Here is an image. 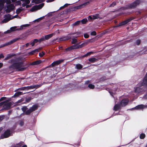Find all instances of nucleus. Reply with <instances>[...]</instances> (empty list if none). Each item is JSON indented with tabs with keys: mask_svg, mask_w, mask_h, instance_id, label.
<instances>
[{
	"mask_svg": "<svg viewBox=\"0 0 147 147\" xmlns=\"http://www.w3.org/2000/svg\"><path fill=\"white\" fill-rule=\"evenodd\" d=\"M16 60L14 59H11L9 60L8 63L11 65L9 66V69L13 70H16L17 71H23L26 69V67H24V63L22 61L15 62Z\"/></svg>",
	"mask_w": 147,
	"mask_h": 147,
	"instance_id": "nucleus-1",
	"label": "nucleus"
},
{
	"mask_svg": "<svg viewBox=\"0 0 147 147\" xmlns=\"http://www.w3.org/2000/svg\"><path fill=\"white\" fill-rule=\"evenodd\" d=\"M141 2V0H136L133 2L127 5L126 7H122L118 9V11L122 10H124L129 9H134L136 8V7L139 5Z\"/></svg>",
	"mask_w": 147,
	"mask_h": 147,
	"instance_id": "nucleus-2",
	"label": "nucleus"
},
{
	"mask_svg": "<svg viewBox=\"0 0 147 147\" xmlns=\"http://www.w3.org/2000/svg\"><path fill=\"white\" fill-rule=\"evenodd\" d=\"M139 87H137L135 88L134 91L136 93H139L142 91V89L140 87L143 86H147V72L145 74L142 81H140L138 84Z\"/></svg>",
	"mask_w": 147,
	"mask_h": 147,
	"instance_id": "nucleus-3",
	"label": "nucleus"
},
{
	"mask_svg": "<svg viewBox=\"0 0 147 147\" xmlns=\"http://www.w3.org/2000/svg\"><path fill=\"white\" fill-rule=\"evenodd\" d=\"M38 106L37 105H34L30 107V109L27 110L25 112V114L27 115H30L31 113L37 109Z\"/></svg>",
	"mask_w": 147,
	"mask_h": 147,
	"instance_id": "nucleus-4",
	"label": "nucleus"
},
{
	"mask_svg": "<svg viewBox=\"0 0 147 147\" xmlns=\"http://www.w3.org/2000/svg\"><path fill=\"white\" fill-rule=\"evenodd\" d=\"M134 18L133 17H131L130 18L126 20L119 23L118 25L114 26V27H117L120 26H121L123 25H125L128 23L129 22H130V21L132 20H134Z\"/></svg>",
	"mask_w": 147,
	"mask_h": 147,
	"instance_id": "nucleus-5",
	"label": "nucleus"
},
{
	"mask_svg": "<svg viewBox=\"0 0 147 147\" xmlns=\"http://www.w3.org/2000/svg\"><path fill=\"white\" fill-rule=\"evenodd\" d=\"M30 26L29 24H26L21 26L19 28H17L16 26L12 27L10 28V29L11 32L14 31L16 30H20L23 29L24 27H28Z\"/></svg>",
	"mask_w": 147,
	"mask_h": 147,
	"instance_id": "nucleus-6",
	"label": "nucleus"
},
{
	"mask_svg": "<svg viewBox=\"0 0 147 147\" xmlns=\"http://www.w3.org/2000/svg\"><path fill=\"white\" fill-rule=\"evenodd\" d=\"M20 39V38H17L13 39L5 43L3 45H1L0 46V48H1L3 47H4L13 44V43L15 42L17 40H19Z\"/></svg>",
	"mask_w": 147,
	"mask_h": 147,
	"instance_id": "nucleus-7",
	"label": "nucleus"
},
{
	"mask_svg": "<svg viewBox=\"0 0 147 147\" xmlns=\"http://www.w3.org/2000/svg\"><path fill=\"white\" fill-rule=\"evenodd\" d=\"M10 130L9 129H7L1 135V137L2 139L6 138L10 136Z\"/></svg>",
	"mask_w": 147,
	"mask_h": 147,
	"instance_id": "nucleus-8",
	"label": "nucleus"
},
{
	"mask_svg": "<svg viewBox=\"0 0 147 147\" xmlns=\"http://www.w3.org/2000/svg\"><path fill=\"white\" fill-rule=\"evenodd\" d=\"M7 9L5 11L7 13H10L11 11L13 10L15 8V6L13 4H10L7 6Z\"/></svg>",
	"mask_w": 147,
	"mask_h": 147,
	"instance_id": "nucleus-9",
	"label": "nucleus"
},
{
	"mask_svg": "<svg viewBox=\"0 0 147 147\" xmlns=\"http://www.w3.org/2000/svg\"><path fill=\"white\" fill-rule=\"evenodd\" d=\"M90 3L89 1H87L85 3L82 4L78 6H75L74 7V8L75 9H78L84 7L86 5L89 4Z\"/></svg>",
	"mask_w": 147,
	"mask_h": 147,
	"instance_id": "nucleus-10",
	"label": "nucleus"
},
{
	"mask_svg": "<svg viewBox=\"0 0 147 147\" xmlns=\"http://www.w3.org/2000/svg\"><path fill=\"white\" fill-rule=\"evenodd\" d=\"M129 101L127 99L124 98L121 100L119 104L121 106L125 107L127 105Z\"/></svg>",
	"mask_w": 147,
	"mask_h": 147,
	"instance_id": "nucleus-11",
	"label": "nucleus"
},
{
	"mask_svg": "<svg viewBox=\"0 0 147 147\" xmlns=\"http://www.w3.org/2000/svg\"><path fill=\"white\" fill-rule=\"evenodd\" d=\"M3 106V109L5 110H7L10 109L11 105L12 103L11 102H9L8 103H5Z\"/></svg>",
	"mask_w": 147,
	"mask_h": 147,
	"instance_id": "nucleus-12",
	"label": "nucleus"
},
{
	"mask_svg": "<svg viewBox=\"0 0 147 147\" xmlns=\"http://www.w3.org/2000/svg\"><path fill=\"white\" fill-rule=\"evenodd\" d=\"M63 61L64 60L63 59H60L54 61L51 64V65L52 66V67H54L60 64L61 63H62Z\"/></svg>",
	"mask_w": 147,
	"mask_h": 147,
	"instance_id": "nucleus-13",
	"label": "nucleus"
},
{
	"mask_svg": "<svg viewBox=\"0 0 147 147\" xmlns=\"http://www.w3.org/2000/svg\"><path fill=\"white\" fill-rule=\"evenodd\" d=\"M42 61L41 60H37L30 63L29 64L28 67H29L30 65H39L41 63H42Z\"/></svg>",
	"mask_w": 147,
	"mask_h": 147,
	"instance_id": "nucleus-14",
	"label": "nucleus"
},
{
	"mask_svg": "<svg viewBox=\"0 0 147 147\" xmlns=\"http://www.w3.org/2000/svg\"><path fill=\"white\" fill-rule=\"evenodd\" d=\"M71 39V37L68 36H63L62 37L59 38V41H65L69 40Z\"/></svg>",
	"mask_w": 147,
	"mask_h": 147,
	"instance_id": "nucleus-15",
	"label": "nucleus"
},
{
	"mask_svg": "<svg viewBox=\"0 0 147 147\" xmlns=\"http://www.w3.org/2000/svg\"><path fill=\"white\" fill-rule=\"evenodd\" d=\"M31 88H32L31 86H29L26 87H24L19 88L18 89V90H28L29 89H31Z\"/></svg>",
	"mask_w": 147,
	"mask_h": 147,
	"instance_id": "nucleus-16",
	"label": "nucleus"
},
{
	"mask_svg": "<svg viewBox=\"0 0 147 147\" xmlns=\"http://www.w3.org/2000/svg\"><path fill=\"white\" fill-rule=\"evenodd\" d=\"M16 55L15 54H9L7 55L6 57L4 59L5 60H7Z\"/></svg>",
	"mask_w": 147,
	"mask_h": 147,
	"instance_id": "nucleus-17",
	"label": "nucleus"
},
{
	"mask_svg": "<svg viewBox=\"0 0 147 147\" xmlns=\"http://www.w3.org/2000/svg\"><path fill=\"white\" fill-rule=\"evenodd\" d=\"M75 45H72L65 49V51L67 52L72 50L73 49H76Z\"/></svg>",
	"mask_w": 147,
	"mask_h": 147,
	"instance_id": "nucleus-18",
	"label": "nucleus"
},
{
	"mask_svg": "<svg viewBox=\"0 0 147 147\" xmlns=\"http://www.w3.org/2000/svg\"><path fill=\"white\" fill-rule=\"evenodd\" d=\"M80 43V42L79 43H78L77 44L75 45L76 49L81 48L84 46L85 44V43H83L81 45H79L78 44H79Z\"/></svg>",
	"mask_w": 147,
	"mask_h": 147,
	"instance_id": "nucleus-19",
	"label": "nucleus"
},
{
	"mask_svg": "<svg viewBox=\"0 0 147 147\" xmlns=\"http://www.w3.org/2000/svg\"><path fill=\"white\" fill-rule=\"evenodd\" d=\"M121 105L120 104H116L115 105L114 107L113 110L117 111L120 108Z\"/></svg>",
	"mask_w": 147,
	"mask_h": 147,
	"instance_id": "nucleus-20",
	"label": "nucleus"
},
{
	"mask_svg": "<svg viewBox=\"0 0 147 147\" xmlns=\"http://www.w3.org/2000/svg\"><path fill=\"white\" fill-rule=\"evenodd\" d=\"M11 19V16L9 14H8L6 18L4 19L3 20L4 22H6L9 21Z\"/></svg>",
	"mask_w": 147,
	"mask_h": 147,
	"instance_id": "nucleus-21",
	"label": "nucleus"
},
{
	"mask_svg": "<svg viewBox=\"0 0 147 147\" xmlns=\"http://www.w3.org/2000/svg\"><path fill=\"white\" fill-rule=\"evenodd\" d=\"M11 19V16L9 14H8L6 18L4 19L3 20L4 22H6L9 21Z\"/></svg>",
	"mask_w": 147,
	"mask_h": 147,
	"instance_id": "nucleus-22",
	"label": "nucleus"
},
{
	"mask_svg": "<svg viewBox=\"0 0 147 147\" xmlns=\"http://www.w3.org/2000/svg\"><path fill=\"white\" fill-rule=\"evenodd\" d=\"M40 49H36L32 51H31L29 52L28 53V54L29 55H33L35 53L38 52H39V50Z\"/></svg>",
	"mask_w": 147,
	"mask_h": 147,
	"instance_id": "nucleus-23",
	"label": "nucleus"
},
{
	"mask_svg": "<svg viewBox=\"0 0 147 147\" xmlns=\"http://www.w3.org/2000/svg\"><path fill=\"white\" fill-rule=\"evenodd\" d=\"M54 34V33H52L45 36V40H48L49 39L52 37Z\"/></svg>",
	"mask_w": 147,
	"mask_h": 147,
	"instance_id": "nucleus-24",
	"label": "nucleus"
},
{
	"mask_svg": "<svg viewBox=\"0 0 147 147\" xmlns=\"http://www.w3.org/2000/svg\"><path fill=\"white\" fill-rule=\"evenodd\" d=\"M88 60L89 62H91L92 63H94L97 61L98 59L95 58L93 57L89 59Z\"/></svg>",
	"mask_w": 147,
	"mask_h": 147,
	"instance_id": "nucleus-25",
	"label": "nucleus"
},
{
	"mask_svg": "<svg viewBox=\"0 0 147 147\" xmlns=\"http://www.w3.org/2000/svg\"><path fill=\"white\" fill-rule=\"evenodd\" d=\"M144 108V105H138L135 107V109H143Z\"/></svg>",
	"mask_w": 147,
	"mask_h": 147,
	"instance_id": "nucleus-26",
	"label": "nucleus"
},
{
	"mask_svg": "<svg viewBox=\"0 0 147 147\" xmlns=\"http://www.w3.org/2000/svg\"><path fill=\"white\" fill-rule=\"evenodd\" d=\"M23 94V93L22 92L18 91L15 93L13 96L14 97H17L19 95H22Z\"/></svg>",
	"mask_w": 147,
	"mask_h": 147,
	"instance_id": "nucleus-27",
	"label": "nucleus"
},
{
	"mask_svg": "<svg viewBox=\"0 0 147 147\" xmlns=\"http://www.w3.org/2000/svg\"><path fill=\"white\" fill-rule=\"evenodd\" d=\"M32 98L31 97H28L27 98H26L24 102L22 103L23 104L29 102H30Z\"/></svg>",
	"mask_w": 147,
	"mask_h": 147,
	"instance_id": "nucleus-28",
	"label": "nucleus"
},
{
	"mask_svg": "<svg viewBox=\"0 0 147 147\" xmlns=\"http://www.w3.org/2000/svg\"><path fill=\"white\" fill-rule=\"evenodd\" d=\"M93 53V52H90L88 53H87L86 54L82 55L81 56V57L82 58H84V57H86L90 55H91Z\"/></svg>",
	"mask_w": 147,
	"mask_h": 147,
	"instance_id": "nucleus-29",
	"label": "nucleus"
},
{
	"mask_svg": "<svg viewBox=\"0 0 147 147\" xmlns=\"http://www.w3.org/2000/svg\"><path fill=\"white\" fill-rule=\"evenodd\" d=\"M146 47H145V49H144V50H145L144 51H140L139 52V53L140 54H145L146 53H147V48L146 49Z\"/></svg>",
	"mask_w": 147,
	"mask_h": 147,
	"instance_id": "nucleus-30",
	"label": "nucleus"
},
{
	"mask_svg": "<svg viewBox=\"0 0 147 147\" xmlns=\"http://www.w3.org/2000/svg\"><path fill=\"white\" fill-rule=\"evenodd\" d=\"M44 3H42L39 4L38 5H36L37 7V9H39L42 7L44 6Z\"/></svg>",
	"mask_w": 147,
	"mask_h": 147,
	"instance_id": "nucleus-31",
	"label": "nucleus"
},
{
	"mask_svg": "<svg viewBox=\"0 0 147 147\" xmlns=\"http://www.w3.org/2000/svg\"><path fill=\"white\" fill-rule=\"evenodd\" d=\"M76 68L78 69H82L83 67L82 65L80 64H76Z\"/></svg>",
	"mask_w": 147,
	"mask_h": 147,
	"instance_id": "nucleus-32",
	"label": "nucleus"
},
{
	"mask_svg": "<svg viewBox=\"0 0 147 147\" xmlns=\"http://www.w3.org/2000/svg\"><path fill=\"white\" fill-rule=\"evenodd\" d=\"M88 22V20L86 18L83 19L81 21V22L83 24H86Z\"/></svg>",
	"mask_w": 147,
	"mask_h": 147,
	"instance_id": "nucleus-33",
	"label": "nucleus"
},
{
	"mask_svg": "<svg viewBox=\"0 0 147 147\" xmlns=\"http://www.w3.org/2000/svg\"><path fill=\"white\" fill-rule=\"evenodd\" d=\"M37 10L38 9H37V7L36 6V5H35L32 7L30 9V11L32 12H33Z\"/></svg>",
	"mask_w": 147,
	"mask_h": 147,
	"instance_id": "nucleus-34",
	"label": "nucleus"
},
{
	"mask_svg": "<svg viewBox=\"0 0 147 147\" xmlns=\"http://www.w3.org/2000/svg\"><path fill=\"white\" fill-rule=\"evenodd\" d=\"M41 86V85L40 84L39 85H32L31 86L32 88H31V89L35 88H39Z\"/></svg>",
	"mask_w": 147,
	"mask_h": 147,
	"instance_id": "nucleus-35",
	"label": "nucleus"
},
{
	"mask_svg": "<svg viewBox=\"0 0 147 147\" xmlns=\"http://www.w3.org/2000/svg\"><path fill=\"white\" fill-rule=\"evenodd\" d=\"M23 9H21L20 8L17 9L16 10V13L17 14H19L22 11H23Z\"/></svg>",
	"mask_w": 147,
	"mask_h": 147,
	"instance_id": "nucleus-36",
	"label": "nucleus"
},
{
	"mask_svg": "<svg viewBox=\"0 0 147 147\" xmlns=\"http://www.w3.org/2000/svg\"><path fill=\"white\" fill-rule=\"evenodd\" d=\"M146 136L145 134L144 133H141L140 136V138L141 139H144Z\"/></svg>",
	"mask_w": 147,
	"mask_h": 147,
	"instance_id": "nucleus-37",
	"label": "nucleus"
},
{
	"mask_svg": "<svg viewBox=\"0 0 147 147\" xmlns=\"http://www.w3.org/2000/svg\"><path fill=\"white\" fill-rule=\"evenodd\" d=\"M22 144L21 143H19L15 145H12L9 147H21Z\"/></svg>",
	"mask_w": 147,
	"mask_h": 147,
	"instance_id": "nucleus-38",
	"label": "nucleus"
},
{
	"mask_svg": "<svg viewBox=\"0 0 147 147\" xmlns=\"http://www.w3.org/2000/svg\"><path fill=\"white\" fill-rule=\"evenodd\" d=\"M88 87H89L90 89H93L95 88V86L94 85L92 84H89L88 86Z\"/></svg>",
	"mask_w": 147,
	"mask_h": 147,
	"instance_id": "nucleus-39",
	"label": "nucleus"
},
{
	"mask_svg": "<svg viewBox=\"0 0 147 147\" xmlns=\"http://www.w3.org/2000/svg\"><path fill=\"white\" fill-rule=\"evenodd\" d=\"M28 108L26 106H23L21 109L22 111L24 112H25L26 111V110H27Z\"/></svg>",
	"mask_w": 147,
	"mask_h": 147,
	"instance_id": "nucleus-40",
	"label": "nucleus"
},
{
	"mask_svg": "<svg viewBox=\"0 0 147 147\" xmlns=\"http://www.w3.org/2000/svg\"><path fill=\"white\" fill-rule=\"evenodd\" d=\"M9 101V100H7L3 102H0V107L1 106L3 105L5 103H6L8 102Z\"/></svg>",
	"mask_w": 147,
	"mask_h": 147,
	"instance_id": "nucleus-41",
	"label": "nucleus"
},
{
	"mask_svg": "<svg viewBox=\"0 0 147 147\" xmlns=\"http://www.w3.org/2000/svg\"><path fill=\"white\" fill-rule=\"evenodd\" d=\"M81 22L80 20H78L76 21L75 23L73 24V25L74 26H78L79 24Z\"/></svg>",
	"mask_w": 147,
	"mask_h": 147,
	"instance_id": "nucleus-42",
	"label": "nucleus"
},
{
	"mask_svg": "<svg viewBox=\"0 0 147 147\" xmlns=\"http://www.w3.org/2000/svg\"><path fill=\"white\" fill-rule=\"evenodd\" d=\"M45 54V52L42 51L41 53H40L39 54V56L40 57H42Z\"/></svg>",
	"mask_w": 147,
	"mask_h": 147,
	"instance_id": "nucleus-43",
	"label": "nucleus"
},
{
	"mask_svg": "<svg viewBox=\"0 0 147 147\" xmlns=\"http://www.w3.org/2000/svg\"><path fill=\"white\" fill-rule=\"evenodd\" d=\"M141 42V41L140 39L137 40L135 43V44L137 45H139Z\"/></svg>",
	"mask_w": 147,
	"mask_h": 147,
	"instance_id": "nucleus-44",
	"label": "nucleus"
},
{
	"mask_svg": "<svg viewBox=\"0 0 147 147\" xmlns=\"http://www.w3.org/2000/svg\"><path fill=\"white\" fill-rule=\"evenodd\" d=\"M5 2V0H0V5L3 6Z\"/></svg>",
	"mask_w": 147,
	"mask_h": 147,
	"instance_id": "nucleus-45",
	"label": "nucleus"
},
{
	"mask_svg": "<svg viewBox=\"0 0 147 147\" xmlns=\"http://www.w3.org/2000/svg\"><path fill=\"white\" fill-rule=\"evenodd\" d=\"M116 2H113L109 6V7H113L114 6L116 5Z\"/></svg>",
	"mask_w": 147,
	"mask_h": 147,
	"instance_id": "nucleus-46",
	"label": "nucleus"
},
{
	"mask_svg": "<svg viewBox=\"0 0 147 147\" xmlns=\"http://www.w3.org/2000/svg\"><path fill=\"white\" fill-rule=\"evenodd\" d=\"M99 16V14L98 13H97L96 14V15L93 16V20L96 19H98V16Z\"/></svg>",
	"mask_w": 147,
	"mask_h": 147,
	"instance_id": "nucleus-47",
	"label": "nucleus"
},
{
	"mask_svg": "<svg viewBox=\"0 0 147 147\" xmlns=\"http://www.w3.org/2000/svg\"><path fill=\"white\" fill-rule=\"evenodd\" d=\"M24 101V99L23 98H22L18 100L17 102L18 103H20L22 102V103H22L24 102L23 101Z\"/></svg>",
	"mask_w": 147,
	"mask_h": 147,
	"instance_id": "nucleus-48",
	"label": "nucleus"
},
{
	"mask_svg": "<svg viewBox=\"0 0 147 147\" xmlns=\"http://www.w3.org/2000/svg\"><path fill=\"white\" fill-rule=\"evenodd\" d=\"M77 39L75 38H74L72 40V41L71 42L72 44H75V43L77 42Z\"/></svg>",
	"mask_w": 147,
	"mask_h": 147,
	"instance_id": "nucleus-49",
	"label": "nucleus"
},
{
	"mask_svg": "<svg viewBox=\"0 0 147 147\" xmlns=\"http://www.w3.org/2000/svg\"><path fill=\"white\" fill-rule=\"evenodd\" d=\"M16 128V127L15 126H14L12 128H10L9 129L10 130V132H12L13 131H14V130Z\"/></svg>",
	"mask_w": 147,
	"mask_h": 147,
	"instance_id": "nucleus-50",
	"label": "nucleus"
},
{
	"mask_svg": "<svg viewBox=\"0 0 147 147\" xmlns=\"http://www.w3.org/2000/svg\"><path fill=\"white\" fill-rule=\"evenodd\" d=\"M90 34L91 35L96 36V35L97 33L95 31H93L91 32Z\"/></svg>",
	"mask_w": 147,
	"mask_h": 147,
	"instance_id": "nucleus-51",
	"label": "nucleus"
},
{
	"mask_svg": "<svg viewBox=\"0 0 147 147\" xmlns=\"http://www.w3.org/2000/svg\"><path fill=\"white\" fill-rule=\"evenodd\" d=\"M32 2H34L35 3L38 4L40 3L39 0H33Z\"/></svg>",
	"mask_w": 147,
	"mask_h": 147,
	"instance_id": "nucleus-52",
	"label": "nucleus"
},
{
	"mask_svg": "<svg viewBox=\"0 0 147 147\" xmlns=\"http://www.w3.org/2000/svg\"><path fill=\"white\" fill-rule=\"evenodd\" d=\"M89 35L86 33L85 34H84V37L85 38H89Z\"/></svg>",
	"mask_w": 147,
	"mask_h": 147,
	"instance_id": "nucleus-53",
	"label": "nucleus"
},
{
	"mask_svg": "<svg viewBox=\"0 0 147 147\" xmlns=\"http://www.w3.org/2000/svg\"><path fill=\"white\" fill-rule=\"evenodd\" d=\"M6 99V97H2L0 99V101L5 100Z\"/></svg>",
	"mask_w": 147,
	"mask_h": 147,
	"instance_id": "nucleus-54",
	"label": "nucleus"
},
{
	"mask_svg": "<svg viewBox=\"0 0 147 147\" xmlns=\"http://www.w3.org/2000/svg\"><path fill=\"white\" fill-rule=\"evenodd\" d=\"M19 124L21 126H22L24 125V122L23 121H20Z\"/></svg>",
	"mask_w": 147,
	"mask_h": 147,
	"instance_id": "nucleus-55",
	"label": "nucleus"
},
{
	"mask_svg": "<svg viewBox=\"0 0 147 147\" xmlns=\"http://www.w3.org/2000/svg\"><path fill=\"white\" fill-rule=\"evenodd\" d=\"M25 2L26 4H29L30 3L29 0H25Z\"/></svg>",
	"mask_w": 147,
	"mask_h": 147,
	"instance_id": "nucleus-56",
	"label": "nucleus"
},
{
	"mask_svg": "<svg viewBox=\"0 0 147 147\" xmlns=\"http://www.w3.org/2000/svg\"><path fill=\"white\" fill-rule=\"evenodd\" d=\"M143 98L145 99H147V91L146 94L144 96Z\"/></svg>",
	"mask_w": 147,
	"mask_h": 147,
	"instance_id": "nucleus-57",
	"label": "nucleus"
},
{
	"mask_svg": "<svg viewBox=\"0 0 147 147\" xmlns=\"http://www.w3.org/2000/svg\"><path fill=\"white\" fill-rule=\"evenodd\" d=\"M16 3L18 5H20L21 4V2L20 1H18L16 2Z\"/></svg>",
	"mask_w": 147,
	"mask_h": 147,
	"instance_id": "nucleus-58",
	"label": "nucleus"
},
{
	"mask_svg": "<svg viewBox=\"0 0 147 147\" xmlns=\"http://www.w3.org/2000/svg\"><path fill=\"white\" fill-rule=\"evenodd\" d=\"M33 41L35 43H36L37 42H38V39H34V40Z\"/></svg>",
	"mask_w": 147,
	"mask_h": 147,
	"instance_id": "nucleus-59",
	"label": "nucleus"
},
{
	"mask_svg": "<svg viewBox=\"0 0 147 147\" xmlns=\"http://www.w3.org/2000/svg\"><path fill=\"white\" fill-rule=\"evenodd\" d=\"M6 3L7 4H9L11 3V1L10 0H7Z\"/></svg>",
	"mask_w": 147,
	"mask_h": 147,
	"instance_id": "nucleus-60",
	"label": "nucleus"
},
{
	"mask_svg": "<svg viewBox=\"0 0 147 147\" xmlns=\"http://www.w3.org/2000/svg\"><path fill=\"white\" fill-rule=\"evenodd\" d=\"M88 19L93 20V16H89L88 17Z\"/></svg>",
	"mask_w": 147,
	"mask_h": 147,
	"instance_id": "nucleus-61",
	"label": "nucleus"
},
{
	"mask_svg": "<svg viewBox=\"0 0 147 147\" xmlns=\"http://www.w3.org/2000/svg\"><path fill=\"white\" fill-rule=\"evenodd\" d=\"M35 43L33 41V42L30 43V45H31L32 46V47L34 46V45H35Z\"/></svg>",
	"mask_w": 147,
	"mask_h": 147,
	"instance_id": "nucleus-62",
	"label": "nucleus"
},
{
	"mask_svg": "<svg viewBox=\"0 0 147 147\" xmlns=\"http://www.w3.org/2000/svg\"><path fill=\"white\" fill-rule=\"evenodd\" d=\"M4 57V56L2 54H0V59L1 58H3Z\"/></svg>",
	"mask_w": 147,
	"mask_h": 147,
	"instance_id": "nucleus-63",
	"label": "nucleus"
},
{
	"mask_svg": "<svg viewBox=\"0 0 147 147\" xmlns=\"http://www.w3.org/2000/svg\"><path fill=\"white\" fill-rule=\"evenodd\" d=\"M69 5V4L67 3L65 4L63 6L65 8L67 7L68 5Z\"/></svg>",
	"mask_w": 147,
	"mask_h": 147,
	"instance_id": "nucleus-64",
	"label": "nucleus"
}]
</instances>
